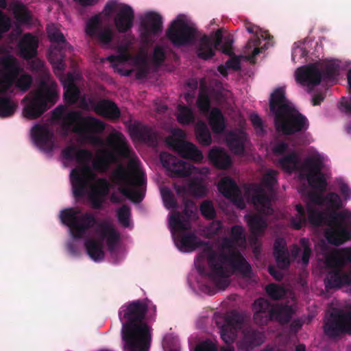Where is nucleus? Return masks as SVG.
I'll list each match as a JSON object with an SVG mask.
<instances>
[{"label": "nucleus", "instance_id": "f257e3e1", "mask_svg": "<svg viewBox=\"0 0 351 351\" xmlns=\"http://www.w3.org/2000/svg\"><path fill=\"white\" fill-rule=\"evenodd\" d=\"M60 218L62 223L69 228L71 236L75 239H82L88 230L97 226L95 231L99 234V239L91 238L84 242L86 252L94 261L99 262L104 258V239H106L108 251L112 252L115 250L120 235L112 225L106 222L98 223L92 213H82L80 209L73 207L61 210Z\"/></svg>", "mask_w": 351, "mask_h": 351}, {"label": "nucleus", "instance_id": "f03ea898", "mask_svg": "<svg viewBox=\"0 0 351 351\" xmlns=\"http://www.w3.org/2000/svg\"><path fill=\"white\" fill-rule=\"evenodd\" d=\"M62 156L64 159L75 160L81 165L73 169L70 173L73 196L80 199L87 195L92 207L101 209L111 185L105 178H97L95 184H90L96 177L89 165L93 156L92 152L86 149H79L75 145H71L62 149Z\"/></svg>", "mask_w": 351, "mask_h": 351}, {"label": "nucleus", "instance_id": "7ed1b4c3", "mask_svg": "<svg viewBox=\"0 0 351 351\" xmlns=\"http://www.w3.org/2000/svg\"><path fill=\"white\" fill-rule=\"evenodd\" d=\"M147 310V304L141 300L130 302L120 308L119 317L122 323L125 351H148L151 334L145 321Z\"/></svg>", "mask_w": 351, "mask_h": 351}, {"label": "nucleus", "instance_id": "20e7f679", "mask_svg": "<svg viewBox=\"0 0 351 351\" xmlns=\"http://www.w3.org/2000/svg\"><path fill=\"white\" fill-rule=\"evenodd\" d=\"M237 243L230 237L223 240L222 246L227 250V252L217 253L212 248L204 250L202 255L207 257V263L211 268L209 274L210 278L216 280L219 287L227 288L230 284L228 278L230 276L223 264H228L234 272L241 274L243 278L252 276V269L250 264L246 261L243 254L234 247Z\"/></svg>", "mask_w": 351, "mask_h": 351}, {"label": "nucleus", "instance_id": "39448f33", "mask_svg": "<svg viewBox=\"0 0 351 351\" xmlns=\"http://www.w3.org/2000/svg\"><path fill=\"white\" fill-rule=\"evenodd\" d=\"M269 107L277 132L292 135L308 129V120L287 99L283 88H277L271 93Z\"/></svg>", "mask_w": 351, "mask_h": 351}, {"label": "nucleus", "instance_id": "423d86ee", "mask_svg": "<svg viewBox=\"0 0 351 351\" xmlns=\"http://www.w3.org/2000/svg\"><path fill=\"white\" fill-rule=\"evenodd\" d=\"M307 216L312 226H328L325 230V237L330 244L339 246L351 241V211L347 209L320 211L308 205Z\"/></svg>", "mask_w": 351, "mask_h": 351}, {"label": "nucleus", "instance_id": "0eeeda50", "mask_svg": "<svg viewBox=\"0 0 351 351\" xmlns=\"http://www.w3.org/2000/svg\"><path fill=\"white\" fill-rule=\"evenodd\" d=\"M27 61L29 69L43 78L39 82L37 88L31 91L30 97L25 98L29 101L23 108V115L28 119H35L40 117L55 104L58 99V94L55 88L52 86H49L44 80L47 78L49 75L45 62L40 59L35 58Z\"/></svg>", "mask_w": 351, "mask_h": 351}, {"label": "nucleus", "instance_id": "6e6552de", "mask_svg": "<svg viewBox=\"0 0 351 351\" xmlns=\"http://www.w3.org/2000/svg\"><path fill=\"white\" fill-rule=\"evenodd\" d=\"M64 126L66 130L72 127L74 133L94 144L101 142L95 134H101L106 129L104 121L93 116H83L78 110H71L66 113L64 118Z\"/></svg>", "mask_w": 351, "mask_h": 351}, {"label": "nucleus", "instance_id": "1a4fd4ad", "mask_svg": "<svg viewBox=\"0 0 351 351\" xmlns=\"http://www.w3.org/2000/svg\"><path fill=\"white\" fill-rule=\"evenodd\" d=\"M108 143L112 150H99L96 159L93 162V168L101 173H106L111 164L117 162L119 157L130 158L134 154L126 138L119 132L111 134L108 138Z\"/></svg>", "mask_w": 351, "mask_h": 351}, {"label": "nucleus", "instance_id": "9d476101", "mask_svg": "<svg viewBox=\"0 0 351 351\" xmlns=\"http://www.w3.org/2000/svg\"><path fill=\"white\" fill-rule=\"evenodd\" d=\"M21 71L18 60L12 55L1 58L0 60V95L6 94L13 84L23 91H27L32 83V77L29 74H23L19 77Z\"/></svg>", "mask_w": 351, "mask_h": 351}, {"label": "nucleus", "instance_id": "9b49d317", "mask_svg": "<svg viewBox=\"0 0 351 351\" xmlns=\"http://www.w3.org/2000/svg\"><path fill=\"white\" fill-rule=\"evenodd\" d=\"M112 180L120 186L119 191L134 203H140L144 198L145 193L141 190H132V186H143L146 183L143 173L130 174L123 167H118L112 173Z\"/></svg>", "mask_w": 351, "mask_h": 351}, {"label": "nucleus", "instance_id": "f8f14e48", "mask_svg": "<svg viewBox=\"0 0 351 351\" xmlns=\"http://www.w3.org/2000/svg\"><path fill=\"white\" fill-rule=\"evenodd\" d=\"M339 66L333 62L326 63L319 70L315 64H309L298 68L295 71V80L302 85L315 86L322 80H334L339 75Z\"/></svg>", "mask_w": 351, "mask_h": 351}, {"label": "nucleus", "instance_id": "ddd939ff", "mask_svg": "<svg viewBox=\"0 0 351 351\" xmlns=\"http://www.w3.org/2000/svg\"><path fill=\"white\" fill-rule=\"evenodd\" d=\"M197 29L190 25L182 16L173 20L166 31V36L176 47L189 46L197 40Z\"/></svg>", "mask_w": 351, "mask_h": 351}, {"label": "nucleus", "instance_id": "4468645a", "mask_svg": "<svg viewBox=\"0 0 351 351\" xmlns=\"http://www.w3.org/2000/svg\"><path fill=\"white\" fill-rule=\"evenodd\" d=\"M323 328L326 335L332 339L351 335V311L333 308L325 319Z\"/></svg>", "mask_w": 351, "mask_h": 351}, {"label": "nucleus", "instance_id": "2eb2a0df", "mask_svg": "<svg viewBox=\"0 0 351 351\" xmlns=\"http://www.w3.org/2000/svg\"><path fill=\"white\" fill-rule=\"evenodd\" d=\"M48 37L51 43L49 60L55 71H62L65 69V52L72 49L63 34L58 30L48 32Z\"/></svg>", "mask_w": 351, "mask_h": 351}, {"label": "nucleus", "instance_id": "dca6fc26", "mask_svg": "<svg viewBox=\"0 0 351 351\" xmlns=\"http://www.w3.org/2000/svg\"><path fill=\"white\" fill-rule=\"evenodd\" d=\"M322 162L317 158H308L304 160L302 169L308 172L306 178L308 184L321 193L326 189L327 182L321 170Z\"/></svg>", "mask_w": 351, "mask_h": 351}, {"label": "nucleus", "instance_id": "f3484780", "mask_svg": "<svg viewBox=\"0 0 351 351\" xmlns=\"http://www.w3.org/2000/svg\"><path fill=\"white\" fill-rule=\"evenodd\" d=\"M160 160L170 175L175 178H186L191 175L192 167L173 155L162 152L159 156Z\"/></svg>", "mask_w": 351, "mask_h": 351}, {"label": "nucleus", "instance_id": "a211bd4d", "mask_svg": "<svg viewBox=\"0 0 351 351\" xmlns=\"http://www.w3.org/2000/svg\"><path fill=\"white\" fill-rule=\"evenodd\" d=\"M162 17L155 12H148L145 14L141 21V37L147 41L152 36H158L162 30Z\"/></svg>", "mask_w": 351, "mask_h": 351}, {"label": "nucleus", "instance_id": "6ab92c4d", "mask_svg": "<svg viewBox=\"0 0 351 351\" xmlns=\"http://www.w3.org/2000/svg\"><path fill=\"white\" fill-rule=\"evenodd\" d=\"M243 325V319L238 313L228 315L220 329L221 338L226 344H232Z\"/></svg>", "mask_w": 351, "mask_h": 351}, {"label": "nucleus", "instance_id": "aec40b11", "mask_svg": "<svg viewBox=\"0 0 351 351\" xmlns=\"http://www.w3.org/2000/svg\"><path fill=\"white\" fill-rule=\"evenodd\" d=\"M219 191L239 208L245 207L241 191L236 182L230 177L222 178L217 185Z\"/></svg>", "mask_w": 351, "mask_h": 351}, {"label": "nucleus", "instance_id": "412c9836", "mask_svg": "<svg viewBox=\"0 0 351 351\" xmlns=\"http://www.w3.org/2000/svg\"><path fill=\"white\" fill-rule=\"evenodd\" d=\"M245 25L246 30L250 34H254V36L248 40L245 45L246 51L252 49V53L247 58L248 60H251L255 58L261 51V49L258 47L261 43L260 38H262L263 40H269L273 36L268 32L262 30L259 27L250 22L246 23Z\"/></svg>", "mask_w": 351, "mask_h": 351}, {"label": "nucleus", "instance_id": "4be33fe9", "mask_svg": "<svg viewBox=\"0 0 351 351\" xmlns=\"http://www.w3.org/2000/svg\"><path fill=\"white\" fill-rule=\"evenodd\" d=\"M351 263V247L336 249L326 257V264L330 271H345L344 267Z\"/></svg>", "mask_w": 351, "mask_h": 351}, {"label": "nucleus", "instance_id": "5701e85b", "mask_svg": "<svg viewBox=\"0 0 351 351\" xmlns=\"http://www.w3.org/2000/svg\"><path fill=\"white\" fill-rule=\"evenodd\" d=\"M134 12L132 8L127 4H120L114 17V23L119 33H126L132 28Z\"/></svg>", "mask_w": 351, "mask_h": 351}, {"label": "nucleus", "instance_id": "b1692460", "mask_svg": "<svg viewBox=\"0 0 351 351\" xmlns=\"http://www.w3.org/2000/svg\"><path fill=\"white\" fill-rule=\"evenodd\" d=\"M193 203L187 200L184 202V208L182 214L179 212L171 215L169 219V225L172 230L183 232L191 229L190 218L193 213L192 207Z\"/></svg>", "mask_w": 351, "mask_h": 351}, {"label": "nucleus", "instance_id": "393cba45", "mask_svg": "<svg viewBox=\"0 0 351 351\" xmlns=\"http://www.w3.org/2000/svg\"><path fill=\"white\" fill-rule=\"evenodd\" d=\"M19 55L24 60H29L38 54V39L31 33L25 34L17 44Z\"/></svg>", "mask_w": 351, "mask_h": 351}, {"label": "nucleus", "instance_id": "a878e982", "mask_svg": "<svg viewBox=\"0 0 351 351\" xmlns=\"http://www.w3.org/2000/svg\"><path fill=\"white\" fill-rule=\"evenodd\" d=\"M252 308L254 320L256 324L265 325L272 320L273 306L267 300L263 298L256 300Z\"/></svg>", "mask_w": 351, "mask_h": 351}, {"label": "nucleus", "instance_id": "bb28decb", "mask_svg": "<svg viewBox=\"0 0 351 351\" xmlns=\"http://www.w3.org/2000/svg\"><path fill=\"white\" fill-rule=\"evenodd\" d=\"M32 137L34 143L41 149L51 151L53 147V134L44 125H35L32 129Z\"/></svg>", "mask_w": 351, "mask_h": 351}, {"label": "nucleus", "instance_id": "cd10ccee", "mask_svg": "<svg viewBox=\"0 0 351 351\" xmlns=\"http://www.w3.org/2000/svg\"><path fill=\"white\" fill-rule=\"evenodd\" d=\"M170 145L182 157L199 162L203 159L202 152L191 143L180 139H172Z\"/></svg>", "mask_w": 351, "mask_h": 351}, {"label": "nucleus", "instance_id": "c85d7f7f", "mask_svg": "<svg viewBox=\"0 0 351 351\" xmlns=\"http://www.w3.org/2000/svg\"><path fill=\"white\" fill-rule=\"evenodd\" d=\"M346 285L349 286V291L351 293V271H328L325 279L327 289H340Z\"/></svg>", "mask_w": 351, "mask_h": 351}, {"label": "nucleus", "instance_id": "c756f323", "mask_svg": "<svg viewBox=\"0 0 351 351\" xmlns=\"http://www.w3.org/2000/svg\"><path fill=\"white\" fill-rule=\"evenodd\" d=\"M176 245L182 252H191L205 245L193 232H181L176 241Z\"/></svg>", "mask_w": 351, "mask_h": 351}, {"label": "nucleus", "instance_id": "7c9ffc66", "mask_svg": "<svg viewBox=\"0 0 351 351\" xmlns=\"http://www.w3.org/2000/svg\"><path fill=\"white\" fill-rule=\"evenodd\" d=\"M129 131L132 137L136 138L139 141L147 143L152 147L157 145L156 134L147 126L134 123L130 125Z\"/></svg>", "mask_w": 351, "mask_h": 351}, {"label": "nucleus", "instance_id": "2f4dec72", "mask_svg": "<svg viewBox=\"0 0 351 351\" xmlns=\"http://www.w3.org/2000/svg\"><path fill=\"white\" fill-rule=\"evenodd\" d=\"M265 341L263 333L254 328H246L239 342V348L245 351H252L255 347L261 346Z\"/></svg>", "mask_w": 351, "mask_h": 351}, {"label": "nucleus", "instance_id": "473e14b6", "mask_svg": "<svg viewBox=\"0 0 351 351\" xmlns=\"http://www.w3.org/2000/svg\"><path fill=\"white\" fill-rule=\"evenodd\" d=\"M94 111L96 114L111 120H117L121 116V111L117 105L108 99L97 101L94 106Z\"/></svg>", "mask_w": 351, "mask_h": 351}, {"label": "nucleus", "instance_id": "72a5a7b5", "mask_svg": "<svg viewBox=\"0 0 351 351\" xmlns=\"http://www.w3.org/2000/svg\"><path fill=\"white\" fill-rule=\"evenodd\" d=\"M273 254L279 269H285L289 268L291 261L287 244L284 239L278 238L275 240Z\"/></svg>", "mask_w": 351, "mask_h": 351}, {"label": "nucleus", "instance_id": "f704fd0d", "mask_svg": "<svg viewBox=\"0 0 351 351\" xmlns=\"http://www.w3.org/2000/svg\"><path fill=\"white\" fill-rule=\"evenodd\" d=\"M208 159L217 169H227L232 165V159L229 154L222 148H212L208 153Z\"/></svg>", "mask_w": 351, "mask_h": 351}, {"label": "nucleus", "instance_id": "c9c22d12", "mask_svg": "<svg viewBox=\"0 0 351 351\" xmlns=\"http://www.w3.org/2000/svg\"><path fill=\"white\" fill-rule=\"evenodd\" d=\"M295 311L289 302L285 304H276L273 306L272 319L280 324H287L290 322Z\"/></svg>", "mask_w": 351, "mask_h": 351}, {"label": "nucleus", "instance_id": "e433bc0d", "mask_svg": "<svg viewBox=\"0 0 351 351\" xmlns=\"http://www.w3.org/2000/svg\"><path fill=\"white\" fill-rule=\"evenodd\" d=\"M197 56L202 60H208L213 58L215 55V49L213 46L212 38L204 35L199 40L196 49Z\"/></svg>", "mask_w": 351, "mask_h": 351}, {"label": "nucleus", "instance_id": "4c0bfd02", "mask_svg": "<svg viewBox=\"0 0 351 351\" xmlns=\"http://www.w3.org/2000/svg\"><path fill=\"white\" fill-rule=\"evenodd\" d=\"M208 122L215 134H221L224 132L226 127V119L219 108L215 107L210 110Z\"/></svg>", "mask_w": 351, "mask_h": 351}, {"label": "nucleus", "instance_id": "58836bf2", "mask_svg": "<svg viewBox=\"0 0 351 351\" xmlns=\"http://www.w3.org/2000/svg\"><path fill=\"white\" fill-rule=\"evenodd\" d=\"M245 219L252 234L254 236H258L263 233L267 227L265 219L261 215H246Z\"/></svg>", "mask_w": 351, "mask_h": 351}, {"label": "nucleus", "instance_id": "ea45409f", "mask_svg": "<svg viewBox=\"0 0 351 351\" xmlns=\"http://www.w3.org/2000/svg\"><path fill=\"white\" fill-rule=\"evenodd\" d=\"M300 159L298 154L293 151L282 156L278 160V165L285 171L291 173L298 168Z\"/></svg>", "mask_w": 351, "mask_h": 351}, {"label": "nucleus", "instance_id": "a19ab883", "mask_svg": "<svg viewBox=\"0 0 351 351\" xmlns=\"http://www.w3.org/2000/svg\"><path fill=\"white\" fill-rule=\"evenodd\" d=\"M246 140L247 138L245 133H232L228 138L227 143L233 153L241 155L245 152V143Z\"/></svg>", "mask_w": 351, "mask_h": 351}, {"label": "nucleus", "instance_id": "79ce46f5", "mask_svg": "<svg viewBox=\"0 0 351 351\" xmlns=\"http://www.w3.org/2000/svg\"><path fill=\"white\" fill-rule=\"evenodd\" d=\"M195 134L198 142L204 146H208L212 143L210 132L207 125L203 121H199L195 127Z\"/></svg>", "mask_w": 351, "mask_h": 351}, {"label": "nucleus", "instance_id": "37998d69", "mask_svg": "<svg viewBox=\"0 0 351 351\" xmlns=\"http://www.w3.org/2000/svg\"><path fill=\"white\" fill-rule=\"evenodd\" d=\"M101 28V18L99 14H95L86 21L85 33L87 36L94 38Z\"/></svg>", "mask_w": 351, "mask_h": 351}, {"label": "nucleus", "instance_id": "c03bdc74", "mask_svg": "<svg viewBox=\"0 0 351 351\" xmlns=\"http://www.w3.org/2000/svg\"><path fill=\"white\" fill-rule=\"evenodd\" d=\"M177 120L178 123L182 125H189L194 123L195 114L193 110L185 105H179Z\"/></svg>", "mask_w": 351, "mask_h": 351}, {"label": "nucleus", "instance_id": "a18cd8bd", "mask_svg": "<svg viewBox=\"0 0 351 351\" xmlns=\"http://www.w3.org/2000/svg\"><path fill=\"white\" fill-rule=\"evenodd\" d=\"M80 95V90L73 82H70L66 86H64V98L69 104H75L78 101Z\"/></svg>", "mask_w": 351, "mask_h": 351}, {"label": "nucleus", "instance_id": "49530a36", "mask_svg": "<svg viewBox=\"0 0 351 351\" xmlns=\"http://www.w3.org/2000/svg\"><path fill=\"white\" fill-rule=\"evenodd\" d=\"M16 106L9 97H0V117H11L14 113Z\"/></svg>", "mask_w": 351, "mask_h": 351}, {"label": "nucleus", "instance_id": "de8ad7c7", "mask_svg": "<svg viewBox=\"0 0 351 351\" xmlns=\"http://www.w3.org/2000/svg\"><path fill=\"white\" fill-rule=\"evenodd\" d=\"M267 295L274 300H279L287 294L286 289L281 285L270 283L265 287Z\"/></svg>", "mask_w": 351, "mask_h": 351}, {"label": "nucleus", "instance_id": "09e8293b", "mask_svg": "<svg viewBox=\"0 0 351 351\" xmlns=\"http://www.w3.org/2000/svg\"><path fill=\"white\" fill-rule=\"evenodd\" d=\"M196 104L197 108L202 112L206 113L210 111V97L202 87L199 90Z\"/></svg>", "mask_w": 351, "mask_h": 351}, {"label": "nucleus", "instance_id": "8fccbe9b", "mask_svg": "<svg viewBox=\"0 0 351 351\" xmlns=\"http://www.w3.org/2000/svg\"><path fill=\"white\" fill-rule=\"evenodd\" d=\"M278 172L274 169H269L263 177L261 183L269 192H274V187L277 184V175Z\"/></svg>", "mask_w": 351, "mask_h": 351}, {"label": "nucleus", "instance_id": "3c124183", "mask_svg": "<svg viewBox=\"0 0 351 351\" xmlns=\"http://www.w3.org/2000/svg\"><path fill=\"white\" fill-rule=\"evenodd\" d=\"M325 205L328 208L326 210H336L343 206L339 195L335 192H330L325 196Z\"/></svg>", "mask_w": 351, "mask_h": 351}, {"label": "nucleus", "instance_id": "603ef678", "mask_svg": "<svg viewBox=\"0 0 351 351\" xmlns=\"http://www.w3.org/2000/svg\"><path fill=\"white\" fill-rule=\"evenodd\" d=\"M161 195L165 206L168 209H175L178 207V203L172 191L167 187L161 189Z\"/></svg>", "mask_w": 351, "mask_h": 351}, {"label": "nucleus", "instance_id": "864d4df0", "mask_svg": "<svg viewBox=\"0 0 351 351\" xmlns=\"http://www.w3.org/2000/svg\"><path fill=\"white\" fill-rule=\"evenodd\" d=\"M131 217V210L128 205H123L117 210V219L119 222L123 227H128L130 226V219Z\"/></svg>", "mask_w": 351, "mask_h": 351}, {"label": "nucleus", "instance_id": "5fc2aeb1", "mask_svg": "<svg viewBox=\"0 0 351 351\" xmlns=\"http://www.w3.org/2000/svg\"><path fill=\"white\" fill-rule=\"evenodd\" d=\"M201 214L207 219H213L216 216V212L212 202L204 201L199 207Z\"/></svg>", "mask_w": 351, "mask_h": 351}, {"label": "nucleus", "instance_id": "6e6d98bb", "mask_svg": "<svg viewBox=\"0 0 351 351\" xmlns=\"http://www.w3.org/2000/svg\"><path fill=\"white\" fill-rule=\"evenodd\" d=\"M300 245L303 248V252L302 254V263L304 265H307L309 263V259L312 254V250L310 247V243L308 239L302 237L300 239Z\"/></svg>", "mask_w": 351, "mask_h": 351}, {"label": "nucleus", "instance_id": "4d7b16f0", "mask_svg": "<svg viewBox=\"0 0 351 351\" xmlns=\"http://www.w3.org/2000/svg\"><path fill=\"white\" fill-rule=\"evenodd\" d=\"M14 17L21 24H29L32 21V16L29 10L23 6L14 10Z\"/></svg>", "mask_w": 351, "mask_h": 351}, {"label": "nucleus", "instance_id": "13d9d810", "mask_svg": "<svg viewBox=\"0 0 351 351\" xmlns=\"http://www.w3.org/2000/svg\"><path fill=\"white\" fill-rule=\"evenodd\" d=\"M113 37L112 30L110 27H105L101 28L94 38H97L104 45H108L112 42Z\"/></svg>", "mask_w": 351, "mask_h": 351}, {"label": "nucleus", "instance_id": "bf43d9fd", "mask_svg": "<svg viewBox=\"0 0 351 351\" xmlns=\"http://www.w3.org/2000/svg\"><path fill=\"white\" fill-rule=\"evenodd\" d=\"M253 200L262 206H267L269 205L271 202L269 196L266 193L264 189L261 188L256 191L253 196Z\"/></svg>", "mask_w": 351, "mask_h": 351}, {"label": "nucleus", "instance_id": "052dcab7", "mask_svg": "<svg viewBox=\"0 0 351 351\" xmlns=\"http://www.w3.org/2000/svg\"><path fill=\"white\" fill-rule=\"evenodd\" d=\"M230 237L237 243L245 242L244 228L241 226L234 225L231 228Z\"/></svg>", "mask_w": 351, "mask_h": 351}, {"label": "nucleus", "instance_id": "680f3d73", "mask_svg": "<svg viewBox=\"0 0 351 351\" xmlns=\"http://www.w3.org/2000/svg\"><path fill=\"white\" fill-rule=\"evenodd\" d=\"M11 25L10 18L0 10V39L10 29Z\"/></svg>", "mask_w": 351, "mask_h": 351}, {"label": "nucleus", "instance_id": "e2e57ef3", "mask_svg": "<svg viewBox=\"0 0 351 351\" xmlns=\"http://www.w3.org/2000/svg\"><path fill=\"white\" fill-rule=\"evenodd\" d=\"M166 58V53L163 48L160 46H156L153 52V62L157 66L162 65Z\"/></svg>", "mask_w": 351, "mask_h": 351}, {"label": "nucleus", "instance_id": "0e129e2a", "mask_svg": "<svg viewBox=\"0 0 351 351\" xmlns=\"http://www.w3.org/2000/svg\"><path fill=\"white\" fill-rule=\"evenodd\" d=\"M132 59L131 54L118 53L117 55H111L107 58V60L111 63H125Z\"/></svg>", "mask_w": 351, "mask_h": 351}, {"label": "nucleus", "instance_id": "69168bd1", "mask_svg": "<svg viewBox=\"0 0 351 351\" xmlns=\"http://www.w3.org/2000/svg\"><path fill=\"white\" fill-rule=\"evenodd\" d=\"M307 219L306 215H295L291 219V224L295 230H300L306 225Z\"/></svg>", "mask_w": 351, "mask_h": 351}, {"label": "nucleus", "instance_id": "338daca9", "mask_svg": "<svg viewBox=\"0 0 351 351\" xmlns=\"http://www.w3.org/2000/svg\"><path fill=\"white\" fill-rule=\"evenodd\" d=\"M195 351H218L216 346L210 341L206 340L199 343Z\"/></svg>", "mask_w": 351, "mask_h": 351}, {"label": "nucleus", "instance_id": "774afa93", "mask_svg": "<svg viewBox=\"0 0 351 351\" xmlns=\"http://www.w3.org/2000/svg\"><path fill=\"white\" fill-rule=\"evenodd\" d=\"M190 191L195 196L202 197L205 195L206 189L199 183L192 182L189 185Z\"/></svg>", "mask_w": 351, "mask_h": 351}]
</instances>
